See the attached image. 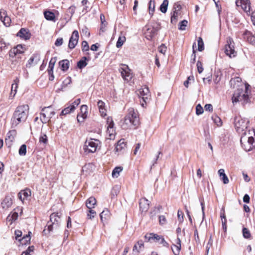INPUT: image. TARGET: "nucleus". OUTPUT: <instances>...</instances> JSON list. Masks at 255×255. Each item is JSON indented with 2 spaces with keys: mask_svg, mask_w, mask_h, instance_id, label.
<instances>
[{
  "mask_svg": "<svg viewBox=\"0 0 255 255\" xmlns=\"http://www.w3.org/2000/svg\"><path fill=\"white\" fill-rule=\"evenodd\" d=\"M139 123L138 113L132 108L128 109V113L124 119L121 121L120 125L123 129L131 128L137 127Z\"/></svg>",
  "mask_w": 255,
  "mask_h": 255,
  "instance_id": "nucleus-1",
  "label": "nucleus"
},
{
  "mask_svg": "<svg viewBox=\"0 0 255 255\" xmlns=\"http://www.w3.org/2000/svg\"><path fill=\"white\" fill-rule=\"evenodd\" d=\"M28 111L29 107L27 105L18 106L11 119L12 127H15L20 123L25 122L28 117Z\"/></svg>",
  "mask_w": 255,
  "mask_h": 255,
  "instance_id": "nucleus-2",
  "label": "nucleus"
},
{
  "mask_svg": "<svg viewBox=\"0 0 255 255\" xmlns=\"http://www.w3.org/2000/svg\"><path fill=\"white\" fill-rule=\"evenodd\" d=\"M249 86V85H242L241 87L235 91L232 97L233 104L240 102L243 105H245L249 102L250 98L248 91Z\"/></svg>",
  "mask_w": 255,
  "mask_h": 255,
  "instance_id": "nucleus-3",
  "label": "nucleus"
},
{
  "mask_svg": "<svg viewBox=\"0 0 255 255\" xmlns=\"http://www.w3.org/2000/svg\"><path fill=\"white\" fill-rule=\"evenodd\" d=\"M61 223L60 215L59 213H52L50 216V221L48 222L47 227V229L45 228L43 231V233L46 235L50 232L52 231L54 229H57Z\"/></svg>",
  "mask_w": 255,
  "mask_h": 255,
  "instance_id": "nucleus-4",
  "label": "nucleus"
},
{
  "mask_svg": "<svg viewBox=\"0 0 255 255\" xmlns=\"http://www.w3.org/2000/svg\"><path fill=\"white\" fill-rule=\"evenodd\" d=\"M248 120L242 118L241 116H236L234 118V125L237 131L242 134H246V129L247 128Z\"/></svg>",
  "mask_w": 255,
  "mask_h": 255,
  "instance_id": "nucleus-5",
  "label": "nucleus"
},
{
  "mask_svg": "<svg viewBox=\"0 0 255 255\" xmlns=\"http://www.w3.org/2000/svg\"><path fill=\"white\" fill-rule=\"evenodd\" d=\"M55 114V113L51 106L44 107L40 113V120L42 123L46 124L49 122Z\"/></svg>",
  "mask_w": 255,
  "mask_h": 255,
  "instance_id": "nucleus-6",
  "label": "nucleus"
},
{
  "mask_svg": "<svg viewBox=\"0 0 255 255\" xmlns=\"http://www.w3.org/2000/svg\"><path fill=\"white\" fill-rule=\"evenodd\" d=\"M99 143V141L96 139H90L87 140L85 142L83 147L85 153L88 154L96 152Z\"/></svg>",
  "mask_w": 255,
  "mask_h": 255,
  "instance_id": "nucleus-7",
  "label": "nucleus"
},
{
  "mask_svg": "<svg viewBox=\"0 0 255 255\" xmlns=\"http://www.w3.org/2000/svg\"><path fill=\"white\" fill-rule=\"evenodd\" d=\"M137 94L139 98H141L140 100L141 106L144 107V105H146L150 100V95L148 88L144 87L140 88L138 90Z\"/></svg>",
  "mask_w": 255,
  "mask_h": 255,
  "instance_id": "nucleus-8",
  "label": "nucleus"
},
{
  "mask_svg": "<svg viewBox=\"0 0 255 255\" xmlns=\"http://www.w3.org/2000/svg\"><path fill=\"white\" fill-rule=\"evenodd\" d=\"M227 44L225 47V53L230 58L235 57L236 56L237 52L234 49V42L231 37H228L227 40Z\"/></svg>",
  "mask_w": 255,
  "mask_h": 255,
  "instance_id": "nucleus-9",
  "label": "nucleus"
},
{
  "mask_svg": "<svg viewBox=\"0 0 255 255\" xmlns=\"http://www.w3.org/2000/svg\"><path fill=\"white\" fill-rule=\"evenodd\" d=\"M25 48L21 45H17L16 47L12 48L9 51V56L11 58H14V57L18 56L24 53Z\"/></svg>",
  "mask_w": 255,
  "mask_h": 255,
  "instance_id": "nucleus-10",
  "label": "nucleus"
},
{
  "mask_svg": "<svg viewBox=\"0 0 255 255\" xmlns=\"http://www.w3.org/2000/svg\"><path fill=\"white\" fill-rule=\"evenodd\" d=\"M79 33L77 30H74L70 38L69 41L68 47L72 49L75 48L76 45L77 44L79 39Z\"/></svg>",
  "mask_w": 255,
  "mask_h": 255,
  "instance_id": "nucleus-11",
  "label": "nucleus"
},
{
  "mask_svg": "<svg viewBox=\"0 0 255 255\" xmlns=\"http://www.w3.org/2000/svg\"><path fill=\"white\" fill-rule=\"evenodd\" d=\"M236 4L238 6H241L246 12L251 11V6L250 0H236Z\"/></svg>",
  "mask_w": 255,
  "mask_h": 255,
  "instance_id": "nucleus-12",
  "label": "nucleus"
},
{
  "mask_svg": "<svg viewBox=\"0 0 255 255\" xmlns=\"http://www.w3.org/2000/svg\"><path fill=\"white\" fill-rule=\"evenodd\" d=\"M107 132L109 134L110 138L114 136L115 129L114 128V123L111 117H108L107 120Z\"/></svg>",
  "mask_w": 255,
  "mask_h": 255,
  "instance_id": "nucleus-13",
  "label": "nucleus"
},
{
  "mask_svg": "<svg viewBox=\"0 0 255 255\" xmlns=\"http://www.w3.org/2000/svg\"><path fill=\"white\" fill-rule=\"evenodd\" d=\"M16 134V132L15 130H11L7 133L5 142L6 145H7L8 147H10L12 145V142L15 139Z\"/></svg>",
  "mask_w": 255,
  "mask_h": 255,
  "instance_id": "nucleus-14",
  "label": "nucleus"
},
{
  "mask_svg": "<svg viewBox=\"0 0 255 255\" xmlns=\"http://www.w3.org/2000/svg\"><path fill=\"white\" fill-rule=\"evenodd\" d=\"M121 73L124 80L129 81L131 79L132 77L131 74L130 69L127 65H124L123 67L121 68Z\"/></svg>",
  "mask_w": 255,
  "mask_h": 255,
  "instance_id": "nucleus-15",
  "label": "nucleus"
},
{
  "mask_svg": "<svg viewBox=\"0 0 255 255\" xmlns=\"http://www.w3.org/2000/svg\"><path fill=\"white\" fill-rule=\"evenodd\" d=\"M158 30V29L157 27L150 26L147 28L145 31V37L148 40H151L153 37L156 35Z\"/></svg>",
  "mask_w": 255,
  "mask_h": 255,
  "instance_id": "nucleus-16",
  "label": "nucleus"
},
{
  "mask_svg": "<svg viewBox=\"0 0 255 255\" xmlns=\"http://www.w3.org/2000/svg\"><path fill=\"white\" fill-rule=\"evenodd\" d=\"M0 19L6 26H8L10 25L11 19L10 17L7 15L6 11L4 9H1L0 10Z\"/></svg>",
  "mask_w": 255,
  "mask_h": 255,
  "instance_id": "nucleus-17",
  "label": "nucleus"
},
{
  "mask_svg": "<svg viewBox=\"0 0 255 255\" xmlns=\"http://www.w3.org/2000/svg\"><path fill=\"white\" fill-rule=\"evenodd\" d=\"M139 205L142 212H146L149 207V202L145 198H142L140 199Z\"/></svg>",
  "mask_w": 255,
  "mask_h": 255,
  "instance_id": "nucleus-18",
  "label": "nucleus"
},
{
  "mask_svg": "<svg viewBox=\"0 0 255 255\" xmlns=\"http://www.w3.org/2000/svg\"><path fill=\"white\" fill-rule=\"evenodd\" d=\"M17 36L24 40L29 39L31 34L27 29L22 28L17 33Z\"/></svg>",
  "mask_w": 255,
  "mask_h": 255,
  "instance_id": "nucleus-19",
  "label": "nucleus"
},
{
  "mask_svg": "<svg viewBox=\"0 0 255 255\" xmlns=\"http://www.w3.org/2000/svg\"><path fill=\"white\" fill-rule=\"evenodd\" d=\"M245 38L251 44L255 46V33L253 34L250 31H246L245 33Z\"/></svg>",
  "mask_w": 255,
  "mask_h": 255,
  "instance_id": "nucleus-20",
  "label": "nucleus"
},
{
  "mask_svg": "<svg viewBox=\"0 0 255 255\" xmlns=\"http://www.w3.org/2000/svg\"><path fill=\"white\" fill-rule=\"evenodd\" d=\"M31 195V191L29 189H26L21 191L18 193L19 198L21 201H23Z\"/></svg>",
  "mask_w": 255,
  "mask_h": 255,
  "instance_id": "nucleus-21",
  "label": "nucleus"
},
{
  "mask_svg": "<svg viewBox=\"0 0 255 255\" xmlns=\"http://www.w3.org/2000/svg\"><path fill=\"white\" fill-rule=\"evenodd\" d=\"M161 237L162 236H159L154 233H150L149 234H146L145 236V240H147V241H149L151 240H153L155 242H159L160 239H161Z\"/></svg>",
  "mask_w": 255,
  "mask_h": 255,
  "instance_id": "nucleus-22",
  "label": "nucleus"
},
{
  "mask_svg": "<svg viewBox=\"0 0 255 255\" xmlns=\"http://www.w3.org/2000/svg\"><path fill=\"white\" fill-rule=\"evenodd\" d=\"M97 106L98 107L99 112L101 114V116L105 117L106 116V110L105 108V103L101 100H99L97 103Z\"/></svg>",
  "mask_w": 255,
  "mask_h": 255,
  "instance_id": "nucleus-23",
  "label": "nucleus"
},
{
  "mask_svg": "<svg viewBox=\"0 0 255 255\" xmlns=\"http://www.w3.org/2000/svg\"><path fill=\"white\" fill-rule=\"evenodd\" d=\"M12 202L11 198L9 196H6L1 203V206L3 209H7L11 206Z\"/></svg>",
  "mask_w": 255,
  "mask_h": 255,
  "instance_id": "nucleus-24",
  "label": "nucleus"
},
{
  "mask_svg": "<svg viewBox=\"0 0 255 255\" xmlns=\"http://www.w3.org/2000/svg\"><path fill=\"white\" fill-rule=\"evenodd\" d=\"M79 114H81V116L83 117L82 120H80V121H84L88 115V107L87 105H83L81 106L80 113Z\"/></svg>",
  "mask_w": 255,
  "mask_h": 255,
  "instance_id": "nucleus-25",
  "label": "nucleus"
},
{
  "mask_svg": "<svg viewBox=\"0 0 255 255\" xmlns=\"http://www.w3.org/2000/svg\"><path fill=\"white\" fill-rule=\"evenodd\" d=\"M59 64L61 67V69L63 71H66L69 67L70 63L69 60L64 59L60 61L59 62Z\"/></svg>",
  "mask_w": 255,
  "mask_h": 255,
  "instance_id": "nucleus-26",
  "label": "nucleus"
},
{
  "mask_svg": "<svg viewBox=\"0 0 255 255\" xmlns=\"http://www.w3.org/2000/svg\"><path fill=\"white\" fill-rule=\"evenodd\" d=\"M96 200L93 197H90L86 201V206L89 209H92L96 205Z\"/></svg>",
  "mask_w": 255,
  "mask_h": 255,
  "instance_id": "nucleus-27",
  "label": "nucleus"
},
{
  "mask_svg": "<svg viewBox=\"0 0 255 255\" xmlns=\"http://www.w3.org/2000/svg\"><path fill=\"white\" fill-rule=\"evenodd\" d=\"M110 216H111L110 212L107 208H105L100 215L101 220L102 222L103 221L104 219L107 220V219H109L110 217Z\"/></svg>",
  "mask_w": 255,
  "mask_h": 255,
  "instance_id": "nucleus-28",
  "label": "nucleus"
},
{
  "mask_svg": "<svg viewBox=\"0 0 255 255\" xmlns=\"http://www.w3.org/2000/svg\"><path fill=\"white\" fill-rule=\"evenodd\" d=\"M126 144L124 141V139L120 140L115 147V150L116 152H119L125 149L126 147Z\"/></svg>",
  "mask_w": 255,
  "mask_h": 255,
  "instance_id": "nucleus-29",
  "label": "nucleus"
},
{
  "mask_svg": "<svg viewBox=\"0 0 255 255\" xmlns=\"http://www.w3.org/2000/svg\"><path fill=\"white\" fill-rule=\"evenodd\" d=\"M120 186L119 185H115L114 186L111 191V198L114 199L115 198L120 191Z\"/></svg>",
  "mask_w": 255,
  "mask_h": 255,
  "instance_id": "nucleus-30",
  "label": "nucleus"
},
{
  "mask_svg": "<svg viewBox=\"0 0 255 255\" xmlns=\"http://www.w3.org/2000/svg\"><path fill=\"white\" fill-rule=\"evenodd\" d=\"M123 170L122 166H118L115 167L112 171V175L113 178H117L119 176L120 173Z\"/></svg>",
  "mask_w": 255,
  "mask_h": 255,
  "instance_id": "nucleus-31",
  "label": "nucleus"
},
{
  "mask_svg": "<svg viewBox=\"0 0 255 255\" xmlns=\"http://www.w3.org/2000/svg\"><path fill=\"white\" fill-rule=\"evenodd\" d=\"M144 244L142 241L140 240L137 242V244H135L133 248V252L136 251L138 253L142 248L143 247Z\"/></svg>",
  "mask_w": 255,
  "mask_h": 255,
  "instance_id": "nucleus-32",
  "label": "nucleus"
},
{
  "mask_svg": "<svg viewBox=\"0 0 255 255\" xmlns=\"http://www.w3.org/2000/svg\"><path fill=\"white\" fill-rule=\"evenodd\" d=\"M45 18L48 20L55 21V14L53 12L47 11L44 13Z\"/></svg>",
  "mask_w": 255,
  "mask_h": 255,
  "instance_id": "nucleus-33",
  "label": "nucleus"
},
{
  "mask_svg": "<svg viewBox=\"0 0 255 255\" xmlns=\"http://www.w3.org/2000/svg\"><path fill=\"white\" fill-rule=\"evenodd\" d=\"M218 173L220 176H222V180L224 184H228L229 182L227 175L225 173V171L223 169H220L218 171Z\"/></svg>",
  "mask_w": 255,
  "mask_h": 255,
  "instance_id": "nucleus-34",
  "label": "nucleus"
},
{
  "mask_svg": "<svg viewBox=\"0 0 255 255\" xmlns=\"http://www.w3.org/2000/svg\"><path fill=\"white\" fill-rule=\"evenodd\" d=\"M19 82V80L18 78H16L14 81V83H13L11 85V94L13 95V96L16 93L17 88L18 87V83Z\"/></svg>",
  "mask_w": 255,
  "mask_h": 255,
  "instance_id": "nucleus-35",
  "label": "nucleus"
},
{
  "mask_svg": "<svg viewBox=\"0 0 255 255\" xmlns=\"http://www.w3.org/2000/svg\"><path fill=\"white\" fill-rule=\"evenodd\" d=\"M74 111V106H69L63 110L61 115H66Z\"/></svg>",
  "mask_w": 255,
  "mask_h": 255,
  "instance_id": "nucleus-36",
  "label": "nucleus"
},
{
  "mask_svg": "<svg viewBox=\"0 0 255 255\" xmlns=\"http://www.w3.org/2000/svg\"><path fill=\"white\" fill-rule=\"evenodd\" d=\"M241 81H242L241 78L239 77H237L232 79L230 80V83H231V85H235L236 83H237L238 84H240V85L237 84V87H239V88H240L241 87L242 85H244L243 84L241 83Z\"/></svg>",
  "mask_w": 255,
  "mask_h": 255,
  "instance_id": "nucleus-37",
  "label": "nucleus"
},
{
  "mask_svg": "<svg viewBox=\"0 0 255 255\" xmlns=\"http://www.w3.org/2000/svg\"><path fill=\"white\" fill-rule=\"evenodd\" d=\"M212 119L214 121V123L218 127H220L222 125V121L220 117L217 115H214L212 117Z\"/></svg>",
  "mask_w": 255,
  "mask_h": 255,
  "instance_id": "nucleus-38",
  "label": "nucleus"
},
{
  "mask_svg": "<svg viewBox=\"0 0 255 255\" xmlns=\"http://www.w3.org/2000/svg\"><path fill=\"white\" fill-rule=\"evenodd\" d=\"M126 37L124 35H120L118 38V41L116 43L117 48H120L122 46L123 44L126 41Z\"/></svg>",
  "mask_w": 255,
  "mask_h": 255,
  "instance_id": "nucleus-39",
  "label": "nucleus"
},
{
  "mask_svg": "<svg viewBox=\"0 0 255 255\" xmlns=\"http://www.w3.org/2000/svg\"><path fill=\"white\" fill-rule=\"evenodd\" d=\"M168 5V0H164L160 6V10L163 13H165L167 10Z\"/></svg>",
  "mask_w": 255,
  "mask_h": 255,
  "instance_id": "nucleus-40",
  "label": "nucleus"
},
{
  "mask_svg": "<svg viewBox=\"0 0 255 255\" xmlns=\"http://www.w3.org/2000/svg\"><path fill=\"white\" fill-rule=\"evenodd\" d=\"M30 233H31L30 232L28 233V235H26L22 239H18V240L21 242L22 244L26 245L30 242Z\"/></svg>",
  "mask_w": 255,
  "mask_h": 255,
  "instance_id": "nucleus-41",
  "label": "nucleus"
},
{
  "mask_svg": "<svg viewBox=\"0 0 255 255\" xmlns=\"http://www.w3.org/2000/svg\"><path fill=\"white\" fill-rule=\"evenodd\" d=\"M86 60H87V58L86 57H84L82 58V59L81 60H80L77 63V66L79 69H81L86 66V65H87V63L86 62Z\"/></svg>",
  "mask_w": 255,
  "mask_h": 255,
  "instance_id": "nucleus-42",
  "label": "nucleus"
},
{
  "mask_svg": "<svg viewBox=\"0 0 255 255\" xmlns=\"http://www.w3.org/2000/svg\"><path fill=\"white\" fill-rule=\"evenodd\" d=\"M155 8V0H150L148 3L149 14H153Z\"/></svg>",
  "mask_w": 255,
  "mask_h": 255,
  "instance_id": "nucleus-43",
  "label": "nucleus"
},
{
  "mask_svg": "<svg viewBox=\"0 0 255 255\" xmlns=\"http://www.w3.org/2000/svg\"><path fill=\"white\" fill-rule=\"evenodd\" d=\"M171 248L174 255H179L181 250V245H173Z\"/></svg>",
  "mask_w": 255,
  "mask_h": 255,
  "instance_id": "nucleus-44",
  "label": "nucleus"
},
{
  "mask_svg": "<svg viewBox=\"0 0 255 255\" xmlns=\"http://www.w3.org/2000/svg\"><path fill=\"white\" fill-rule=\"evenodd\" d=\"M18 153L20 156H24L26 153V145L25 144H22L20 146L19 150Z\"/></svg>",
  "mask_w": 255,
  "mask_h": 255,
  "instance_id": "nucleus-45",
  "label": "nucleus"
},
{
  "mask_svg": "<svg viewBox=\"0 0 255 255\" xmlns=\"http://www.w3.org/2000/svg\"><path fill=\"white\" fill-rule=\"evenodd\" d=\"M56 62V60L54 58H52L49 63L48 68L47 69L48 72H53V68L55 65V63Z\"/></svg>",
  "mask_w": 255,
  "mask_h": 255,
  "instance_id": "nucleus-46",
  "label": "nucleus"
},
{
  "mask_svg": "<svg viewBox=\"0 0 255 255\" xmlns=\"http://www.w3.org/2000/svg\"><path fill=\"white\" fill-rule=\"evenodd\" d=\"M178 12L176 11H174L173 14L171 15V22L173 24H175L178 19Z\"/></svg>",
  "mask_w": 255,
  "mask_h": 255,
  "instance_id": "nucleus-47",
  "label": "nucleus"
},
{
  "mask_svg": "<svg viewBox=\"0 0 255 255\" xmlns=\"http://www.w3.org/2000/svg\"><path fill=\"white\" fill-rule=\"evenodd\" d=\"M204 49V42L201 37H199L198 39V50L202 51Z\"/></svg>",
  "mask_w": 255,
  "mask_h": 255,
  "instance_id": "nucleus-48",
  "label": "nucleus"
},
{
  "mask_svg": "<svg viewBox=\"0 0 255 255\" xmlns=\"http://www.w3.org/2000/svg\"><path fill=\"white\" fill-rule=\"evenodd\" d=\"M47 141L48 139L47 135L44 133H41L39 137V142L46 144Z\"/></svg>",
  "mask_w": 255,
  "mask_h": 255,
  "instance_id": "nucleus-49",
  "label": "nucleus"
},
{
  "mask_svg": "<svg viewBox=\"0 0 255 255\" xmlns=\"http://www.w3.org/2000/svg\"><path fill=\"white\" fill-rule=\"evenodd\" d=\"M18 218V213L16 212H12L11 215H9L7 217V219L9 221H15Z\"/></svg>",
  "mask_w": 255,
  "mask_h": 255,
  "instance_id": "nucleus-50",
  "label": "nucleus"
},
{
  "mask_svg": "<svg viewBox=\"0 0 255 255\" xmlns=\"http://www.w3.org/2000/svg\"><path fill=\"white\" fill-rule=\"evenodd\" d=\"M188 24V21L186 20L181 21L179 24V29L181 30H185L186 27Z\"/></svg>",
  "mask_w": 255,
  "mask_h": 255,
  "instance_id": "nucleus-51",
  "label": "nucleus"
},
{
  "mask_svg": "<svg viewBox=\"0 0 255 255\" xmlns=\"http://www.w3.org/2000/svg\"><path fill=\"white\" fill-rule=\"evenodd\" d=\"M254 142V138L253 136H250L248 137V144L249 145V148H246L245 147V149L246 150H248V151H250L251 148H252V147H251V145H253V143Z\"/></svg>",
  "mask_w": 255,
  "mask_h": 255,
  "instance_id": "nucleus-52",
  "label": "nucleus"
},
{
  "mask_svg": "<svg viewBox=\"0 0 255 255\" xmlns=\"http://www.w3.org/2000/svg\"><path fill=\"white\" fill-rule=\"evenodd\" d=\"M243 235L244 237L246 239H250L251 238V234L250 231L247 228H243Z\"/></svg>",
  "mask_w": 255,
  "mask_h": 255,
  "instance_id": "nucleus-53",
  "label": "nucleus"
},
{
  "mask_svg": "<svg viewBox=\"0 0 255 255\" xmlns=\"http://www.w3.org/2000/svg\"><path fill=\"white\" fill-rule=\"evenodd\" d=\"M204 112L203 109L200 104H198L196 107V114L197 115H200L203 114Z\"/></svg>",
  "mask_w": 255,
  "mask_h": 255,
  "instance_id": "nucleus-54",
  "label": "nucleus"
},
{
  "mask_svg": "<svg viewBox=\"0 0 255 255\" xmlns=\"http://www.w3.org/2000/svg\"><path fill=\"white\" fill-rule=\"evenodd\" d=\"M96 215V212L94 210H92V209H89L88 213H87V217L88 219H92Z\"/></svg>",
  "mask_w": 255,
  "mask_h": 255,
  "instance_id": "nucleus-55",
  "label": "nucleus"
},
{
  "mask_svg": "<svg viewBox=\"0 0 255 255\" xmlns=\"http://www.w3.org/2000/svg\"><path fill=\"white\" fill-rule=\"evenodd\" d=\"M183 213L181 211L178 210L177 213L178 220L180 223L183 221Z\"/></svg>",
  "mask_w": 255,
  "mask_h": 255,
  "instance_id": "nucleus-56",
  "label": "nucleus"
},
{
  "mask_svg": "<svg viewBox=\"0 0 255 255\" xmlns=\"http://www.w3.org/2000/svg\"><path fill=\"white\" fill-rule=\"evenodd\" d=\"M197 67L199 73H201L203 71L204 68L202 66V63L200 61H198L197 62Z\"/></svg>",
  "mask_w": 255,
  "mask_h": 255,
  "instance_id": "nucleus-57",
  "label": "nucleus"
},
{
  "mask_svg": "<svg viewBox=\"0 0 255 255\" xmlns=\"http://www.w3.org/2000/svg\"><path fill=\"white\" fill-rule=\"evenodd\" d=\"M82 48L83 51H88L89 50V47L88 43L86 41H83L82 43Z\"/></svg>",
  "mask_w": 255,
  "mask_h": 255,
  "instance_id": "nucleus-58",
  "label": "nucleus"
},
{
  "mask_svg": "<svg viewBox=\"0 0 255 255\" xmlns=\"http://www.w3.org/2000/svg\"><path fill=\"white\" fill-rule=\"evenodd\" d=\"M159 222L161 225H165L166 223V219L164 216L161 215L159 217Z\"/></svg>",
  "mask_w": 255,
  "mask_h": 255,
  "instance_id": "nucleus-59",
  "label": "nucleus"
},
{
  "mask_svg": "<svg viewBox=\"0 0 255 255\" xmlns=\"http://www.w3.org/2000/svg\"><path fill=\"white\" fill-rule=\"evenodd\" d=\"M158 49L160 53L164 54L166 51L167 48L164 44H162L158 47Z\"/></svg>",
  "mask_w": 255,
  "mask_h": 255,
  "instance_id": "nucleus-60",
  "label": "nucleus"
},
{
  "mask_svg": "<svg viewBox=\"0 0 255 255\" xmlns=\"http://www.w3.org/2000/svg\"><path fill=\"white\" fill-rule=\"evenodd\" d=\"M63 44V38H58L56 39L55 45L56 46H60Z\"/></svg>",
  "mask_w": 255,
  "mask_h": 255,
  "instance_id": "nucleus-61",
  "label": "nucleus"
},
{
  "mask_svg": "<svg viewBox=\"0 0 255 255\" xmlns=\"http://www.w3.org/2000/svg\"><path fill=\"white\" fill-rule=\"evenodd\" d=\"M6 47V43L3 40L0 38V49L2 50Z\"/></svg>",
  "mask_w": 255,
  "mask_h": 255,
  "instance_id": "nucleus-62",
  "label": "nucleus"
},
{
  "mask_svg": "<svg viewBox=\"0 0 255 255\" xmlns=\"http://www.w3.org/2000/svg\"><path fill=\"white\" fill-rule=\"evenodd\" d=\"M159 243L161 245H162L164 247H168V244L165 241L164 238L162 236L161 239H160V241H159Z\"/></svg>",
  "mask_w": 255,
  "mask_h": 255,
  "instance_id": "nucleus-63",
  "label": "nucleus"
},
{
  "mask_svg": "<svg viewBox=\"0 0 255 255\" xmlns=\"http://www.w3.org/2000/svg\"><path fill=\"white\" fill-rule=\"evenodd\" d=\"M181 8V6L178 3H175L174 4V6H173V10L174 11H176L178 12V11L180 10Z\"/></svg>",
  "mask_w": 255,
  "mask_h": 255,
  "instance_id": "nucleus-64",
  "label": "nucleus"
}]
</instances>
